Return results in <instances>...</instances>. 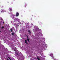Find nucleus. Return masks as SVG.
<instances>
[{"label": "nucleus", "instance_id": "f257e3e1", "mask_svg": "<svg viewBox=\"0 0 60 60\" xmlns=\"http://www.w3.org/2000/svg\"><path fill=\"white\" fill-rule=\"evenodd\" d=\"M19 13L18 12H17L16 13V16L17 17H18V16H19Z\"/></svg>", "mask_w": 60, "mask_h": 60}, {"label": "nucleus", "instance_id": "f03ea898", "mask_svg": "<svg viewBox=\"0 0 60 60\" xmlns=\"http://www.w3.org/2000/svg\"><path fill=\"white\" fill-rule=\"evenodd\" d=\"M15 21H18V19L17 18H15L14 19Z\"/></svg>", "mask_w": 60, "mask_h": 60}, {"label": "nucleus", "instance_id": "7ed1b4c3", "mask_svg": "<svg viewBox=\"0 0 60 60\" xmlns=\"http://www.w3.org/2000/svg\"><path fill=\"white\" fill-rule=\"evenodd\" d=\"M28 32L29 33L28 34H31V31L30 30H28Z\"/></svg>", "mask_w": 60, "mask_h": 60}, {"label": "nucleus", "instance_id": "20e7f679", "mask_svg": "<svg viewBox=\"0 0 60 60\" xmlns=\"http://www.w3.org/2000/svg\"><path fill=\"white\" fill-rule=\"evenodd\" d=\"M9 10L10 11H12V9L11 8H9Z\"/></svg>", "mask_w": 60, "mask_h": 60}, {"label": "nucleus", "instance_id": "39448f33", "mask_svg": "<svg viewBox=\"0 0 60 60\" xmlns=\"http://www.w3.org/2000/svg\"><path fill=\"white\" fill-rule=\"evenodd\" d=\"M25 43L27 45L28 44V43H27V41L26 40H25Z\"/></svg>", "mask_w": 60, "mask_h": 60}, {"label": "nucleus", "instance_id": "423d86ee", "mask_svg": "<svg viewBox=\"0 0 60 60\" xmlns=\"http://www.w3.org/2000/svg\"><path fill=\"white\" fill-rule=\"evenodd\" d=\"M4 10H1V12H4Z\"/></svg>", "mask_w": 60, "mask_h": 60}, {"label": "nucleus", "instance_id": "0eeeda50", "mask_svg": "<svg viewBox=\"0 0 60 60\" xmlns=\"http://www.w3.org/2000/svg\"><path fill=\"white\" fill-rule=\"evenodd\" d=\"M53 56V54L52 53H51L50 55V56Z\"/></svg>", "mask_w": 60, "mask_h": 60}, {"label": "nucleus", "instance_id": "6e6552de", "mask_svg": "<svg viewBox=\"0 0 60 60\" xmlns=\"http://www.w3.org/2000/svg\"><path fill=\"white\" fill-rule=\"evenodd\" d=\"M37 59H38V60H40V58H39L38 57H37Z\"/></svg>", "mask_w": 60, "mask_h": 60}, {"label": "nucleus", "instance_id": "1a4fd4ad", "mask_svg": "<svg viewBox=\"0 0 60 60\" xmlns=\"http://www.w3.org/2000/svg\"><path fill=\"white\" fill-rule=\"evenodd\" d=\"M26 6H27V4H25V7H26Z\"/></svg>", "mask_w": 60, "mask_h": 60}, {"label": "nucleus", "instance_id": "9d476101", "mask_svg": "<svg viewBox=\"0 0 60 60\" xmlns=\"http://www.w3.org/2000/svg\"><path fill=\"white\" fill-rule=\"evenodd\" d=\"M10 30L11 31V32H12V29H10Z\"/></svg>", "mask_w": 60, "mask_h": 60}, {"label": "nucleus", "instance_id": "9b49d317", "mask_svg": "<svg viewBox=\"0 0 60 60\" xmlns=\"http://www.w3.org/2000/svg\"><path fill=\"white\" fill-rule=\"evenodd\" d=\"M27 41H28L29 42V39H27Z\"/></svg>", "mask_w": 60, "mask_h": 60}, {"label": "nucleus", "instance_id": "f8f14e48", "mask_svg": "<svg viewBox=\"0 0 60 60\" xmlns=\"http://www.w3.org/2000/svg\"><path fill=\"white\" fill-rule=\"evenodd\" d=\"M11 34L12 35H14V34L13 33H12Z\"/></svg>", "mask_w": 60, "mask_h": 60}, {"label": "nucleus", "instance_id": "ddd939ff", "mask_svg": "<svg viewBox=\"0 0 60 60\" xmlns=\"http://www.w3.org/2000/svg\"><path fill=\"white\" fill-rule=\"evenodd\" d=\"M52 58L53 59H54V56H52Z\"/></svg>", "mask_w": 60, "mask_h": 60}, {"label": "nucleus", "instance_id": "4468645a", "mask_svg": "<svg viewBox=\"0 0 60 60\" xmlns=\"http://www.w3.org/2000/svg\"><path fill=\"white\" fill-rule=\"evenodd\" d=\"M4 28V26L2 27V28H1L2 29H3V28Z\"/></svg>", "mask_w": 60, "mask_h": 60}, {"label": "nucleus", "instance_id": "2eb2a0df", "mask_svg": "<svg viewBox=\"0 0 60 60\" xmlns=\"http://www.w3.org/2000/svg\"><path fill=\"white\" fill-rule=\"evenodd\" d=\"M8 58H9V59H10V60H11V59L10 58V57H8Z\"/></svg>", "mask_w": 60, "mask_h": 60}, {"label": "nucleus", "instance_id": "dca6fc26", "mask_svg": "<svg viewBox=\"0 0 60 60\" xmlns=\"http://www.w3.org/2000/svg\"><path fill=\"white\" fill-rule=\"evenodd\" d=\"M1 20H3V19L1 18Z\"/></svg>", "mask_w": 60, "mask_h": 60}, {"label": "nucleus", "instance_id": "f3484780", "mask_svg": "<svg viewBox=\"0 0 60 60\" xmlns=\"http://www.w3.org/2000/svg\"><path fill=\"white\" fill-rule=\"evenodd\" d=\"M3 24H4V22H3Z\"/></svg>", "mask_w": 60, "mask_h": 60}, {"label": "nucleus", "instance_id": "a211bd4d", "mask_svg": "<svg viewBox=\"0 0 60 60\" xmlns=\"http://www.w3.org/2000/svg\"><path fill=\"white\" fill-rule=\"evenodd\" d=\"M56 59H54V60H56Z\"/></svg>", "mask_w": 60, "mask_h": 60}, {"label": "nucleus", "instance_id": "6ab92c4d", "mask_svg": "<svg viewBox=\"0 0 60 60\" xmlns=\"http://www.w3.org/2000/svg\"><path fill=\"white\" fill-rule=\"evenodd\" d=\"M13 14H12V15L13 16Z\"/></svg>", "mask_w": 60, "mask_h": 60}, {"label": "nucleus", "instance_id": "aec40b11", "mask_svg": "<svg viewBox=\"0 0 60 60\" xmlns=\"http://www.w3.org/2000/svg\"><path fill=\"white\" fill-rule=\"evenodd\" d=\"M4 12H6V11H4Z\"/></svg>", "mask_w": 60, "mask_h": 60}, {"label": "nucleus", "instance_id": "412c9836", "mask_svg": "<svg viewBox=\"0 0 60 60\" xmlns=\"http://www.w3.org/2000/svg\"><path fill=\"white\" fill-rule=\"evenodd\" d=\"M14 16H15V15H13V17H14Z\"/></svg>", "mask_w": 60, "mask_h": 60}, {"label": "nucleus", "instance_id": "4be33fe9", "mask_svg": "<svg viewBox=\"0 0 60 60\" xmlns=\"http://www.w3.org/2000/svg\"><path fill=\"white\" fill-rule=\"evenodd\" d=\"M7 60H8V59H7Z\"/></svg>", "mask_w": 60, "mask_h": 60}, {"label": "nucleus", "instance_id": "5701e85b", "mask_svg": "<svg viewBox=\"0 0 60 60\" xmlns=\"http://www.w3.org/2000/svg\"><path fill=\"white\" fill-rule=\"evenodd\" d=\"M0 32H1V31H0Z\"/></svg>", "mask_w": 60, "mask_h": 60}]
</instances>
